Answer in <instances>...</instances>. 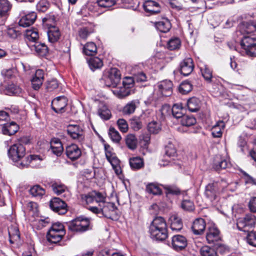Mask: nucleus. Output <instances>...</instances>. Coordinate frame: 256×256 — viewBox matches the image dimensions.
Here are the masks:
<instances>
[{
	"mask_svg": "<svg viewBox=\"0 0 256 256\" xmlns=\"http://www.w3.org/2000/svg\"><path fill=\"white\" fill-rule=\"evenodd\" d=\"M240 46L246 56L256 57V35L244 36L240 40Z\"/></svg>",
	"mask_w": 256,
	"mask_h": 256,
	"instance_id": "obj_1",
	"label": "nucleus"
},
{
	"mask_svg": "<svg viewBox=\"0 0 256 256\" xmlns=\"http://www.w3.org/2000/svg\"><path fill=\"white\" fill-rule=\"evenodd\" d=\"M206 237L209 244H212L217 248L224 247V244L220 242L222 240L220 232L214 224L208 226Z\"/></svg>",
	"mask_w": 256,
	"mask_h": 256,
	"instance_id": "obj_2",
	"label": "nucleus"
},
{
	"mask_svg": "<svg viewBox=\"0 0 256 256\" xmlns=\"http://www.w3.org/2000/svg\"><path fill=\"white\" fill-rule=\"evenodd\" d=\"M256 223V216L252 214H246L243 218L237 220L236 226L238 230L244 232H249Z\"/></svg>",
	"mask_w": 256,
	"mask_h": 256,
	"instance_id": "obj_3",
	"label": "nucleus"
},
{
	"mask_svg": "<svg viewBox=\"0 0 256 256\" xmlns=\"http://www.w3.org/2000/svg\"><path fill=\"white\" fill-rule=\"evenodd\" d=\"M26 154V148L20 144L16 143L12 145L8 150V155L14 162H17V166L19 167V164L22 162Z\"/></svg>",
	"mask_w": 256,
	"mask_h": 256,
	"instance_id": "obj_4",
	"label": "nucleus"
},
{
	"mask_svg": "<svg viewBox=\"0 0 256 256\" xmlns=\"http://www.w3.org/2000/svg\"><path fill=\"white\" fill-rule=\"evenodd\" d=\"M68 229L73 232H84L87 230L90 226V221L87 218H76L66 222Z\"/></svg>",
	"mask_w": 256,
	"mask_h": 256,
	"instance_id": "obj_5",
	"label": "nucleus"
},
{
	"mask_svg": "<svg viewBox=\"0 0 256 256\" xmlns=\"http://www.w3.org/2000/svg\"><path fill=\"white\" fill-rule=\"evenodd\" d=\"M120 72L116 68H111L108 74L104 77V84L108 87H116L120 82Z\"/></svg>",
	"mask_w": 256,
	"mask_h": 256,
	"instance_id": "obj_6",
	"label": "nucleus"
},
{
	"mask_svg": "<svg viewBox=\"0 0 256 256\" xmlns=\"http://www.w3.org/2000/svg\"><path fill=\"white\" fill-rule=\"evenodd\" d=\"M80 196L82 202L86 204H91L94 201L98 203L104 202L106 199L105 194L96 190L92 191L86 194H82Z\"/></svg>",
	"mask_w": 256,
	"mask_h": 256,
	"instance_id": "obj_7",
	"label": "nucleus"
},
{
	"mask_svg": "<svg viewBox=\"0 0 256 256\" xmlns=\"http://www.w3.org/2000/svg\"><path fill=\"white\" fill-rule=\"evenodd\" d=\"M161 187H162L163 190H161V195L164 194L165 196L170 204L172 203L174 196H179L181 194H184L182 192L178 186L174 184H162Z\"/></svg>",
	"mask_w": 256,
	"mask_h": 256,
	"instance_id": "obj_8",
	"label": "nucleus"
},
{
	"mask_svg": "<svg viewBox=\"0 0 256 256\" xmlns=\"http://www.w3.org/2000/svg\"><path fill=\"white\" fill-rule=\"evenodd\" d=\"M67 132L68 135L74 140L79 142H82L84 140L83 130L78 125L70 124L67 127Z\"/></svg>",
	"mask_w": 256,
	"mask_h": 256,
	"instance_id": "obj_9",
	"label": "nucleus"
},
{
	"mask_svg": "<svg viewBox=\"0 0 256 256\" xmlns=\"http://www.w3.org/2000/svg\"><path fill=\"white\" fill-rule=\"evenodd\" d=\"M50 206L54 212L59 214H64L68 210V206L64 200L58 198H52L50 202Z\"/></svg>",
	"mask_w": 256,
	"mask_h": 256,
	"instance_id": "obj_10",
	"label": "nucleus"
},
{
	"mask_svg": "<svg viewBox=\"0 0 256 256\" xmlns=\"http://www.w3.org/2000/svg\"><path fill=\"white\" fill-rule=\"evenodd\" d=\"M42 159L38 155H30L25 158L19 164V168H23L30 166L32 168H39L41 164Z\"/></svg>",
	"mask_w": 256,
	"mask_h": 256,
	"instance_id": "obj_11",
	"label": "nucleus"
},
{
	"mask_svg": "<svg viewBox=\"0 0 256 256\" xmlns=\"http://www.w3.org/2000/svg\"><path fill=\"white\" fill-rule=\"evenodd\" d=\"M165 155L164 156V160H162V164L161 163V166H167L172 165V162L171 161V157L175 156L176 155V150L174 145L172 142H169L164 148Z\"/></svg>",
	"mask_w": 256,
	"mask_h": 256,
	"instance_id": "obj_12",
	"label": "nucleus"
},
{
	"mask_svg": "<svg viewBox=\"0 0 256 256\" xmlns=\"http://www.w3.org/2000/svg\"><path fill=\"white\" fill-rule=\"evenodd\" d=\"M100 203L102 204V214L108 218L113 219L117 210L114 204L106 202H100Z\"/></svg>",
	"mask_w": 256,
	"mask_h": 256,
	"instance_id": "obj_13",
	"label": "nucleus"
},
{
	"mask_svg": "<svg viewBox=\"0 0 256 256\" xmlns=\"http://www.w3.org/2000/svg\"><path fill=\"white\" fill-rule=\"evenodd\" d=\"M171 244L174 250L177 251L182 250L186 247L188 240L185 236L176 234L172 236Z\"/></svg>",
	"mask_w": 256,
	"mask_h": 256,
	"instance_id": "obj_14",
	"label": "nucleus"
},
{
	"mask_svg": "<svg viewBox=\"0 0 256 256\" xmlns=\"http://www.w3.org/2000/svg\"><path fill=\"white\" fill-rule=\"evenodd\" d=\"M194 68V64L192 58H184L180 64L179 72L184 76L190 74Z\"/></svg>",
	"mask_w": 256,
	"mask_h": 256,
	"instance_id": "obj_15",
	"label": "nucleus"
},
{
	"mask_svg": "<svg viewBox=\"0 0 256 256\" xmlns=\"http://www.w3.org/2000/svg\"><path fill=\"white\" fill-rule=\"evenodd\" d=\"M206 228V222L204 219L196 218L193 222L191 228L195 235L200 236L204 234Z\"/></svg>",
	"mask_w": 256,
	"mask_h": 256,
	"instance_id": "obj_16",
	"label": "nucleus"
},
{
	"mask_svg": "<svg viewBox=\"0 0 256 256\" xmlns=\"http://www.w3.org/2000/svg\"><path fill=\"white\" fill-rule=\"evenodd\" d=\"M68 100L64 96H58L52 102V108L56 113L63 112L67 106Z\"/></svg>",
	"mask_w": 256,
	"mask_h": 256,
	"instance_id": "obj_17",
	"label": "nucleus"
},
{
	"mask_svg": "<svg viewBox=\"0 0 256 256\" xmlns=\"http://www.w3.org/2000/svg\"><path fill=\"white\" fill-rule=\"evenodd\" d=\"M160 217L156 216L150 226L149 232L150 237L154 240L159 241L160 240Z\"/></svg>",
	"mask_w": 256,
	"mask_h": 256,
	"instance_id": "obj_18",
	"label": "nucleus"
},
{
	"mask_svg": "<svg viewBox=\"0 0 256 256\" xmlns=\"http://www.w3.org/2000/svg\"><path fill=\"white\" fill-rule=\"evenodd\" d=\"M219 188L217 182L208 184L205 188L204 195L211 201L216 199Z\"/></svg>",
	"mask_w": 256,
	"mask_h": 256,
	"instance_id": "obj_19",
	"label": "nucleus"
},
{
	"mask_svg": "<svg viewBox=\"0 0 256 256\" xmlns=\"http://www.w3.org/2000/svg\"><path fill=\"white\" fill-rule=\"evenodd\" d=\"M52 190L54 194L57 195H61L63 194L64 198H69L70 196V192L64 184L60 182H53L51 184Z\"/></svg>",
	"mask_w": 256,
	"mask_h": 256,
	"instance_id": "obj_20",
	"label": "nucleus"
},
{
	"mask_svg": "<svg viewBox=\"0 0 256 256\" xmlns=\"http://www.w3.org/2000/svg\"><path fill=\"white\" fill-rule=\"evenodd\" d=\"M66 156L71 160L78 159L82 154L80 149L75 144H72L66 148Z\"/></svg>",
	"mask_w": 256,
	"mask_h": 256,
	"instance_id": "obj_21",
	"label": "nucleus"
},
{
	"mask_svg": "<svg viewBox=\"0 0 256 256\" xmlns=\"http://www.w3.org/2000/svg\"><path fill=\"white\" fill-rule=\"evenodd\" d=\"M37 18L36 12H32L22 16L18 22L20 26L28 27L32 25Z\"/></svg>",
	"mask_w": 256,
	"mask_h": 256,
	"instance_id": "obj_22",
	"label": "nucleus"
},
{
	"mask_svg": "<svg viewBox=\"0 0 256 256\" xmlns=\"http://www.w3.org/2000/svg\"><path fill=\"white\" fill-rule=\"evenodd\" d=\"M8 233L10 243H18L20 242V233L16 224L8 228Z\"/></svg>",
	"mask_w": 256,
	"mask_h": 256,
	"instance_id": "obj_23",
	"label": "nucleus"
},
{
	"mask_svg": "<svg viewBox=\"0 0 256 256\" xmlns=\"http://www.w3.org/2000/svg\"><path fill=\"white\" fill-rule=\"evenodd\" d=\"M230 163L224 158L221 156H218L214 160L212 168L216 171L219 172L222 170H225L230 167Z\"/></svg>",
	"mask_w": 256,
	"mask_h": 256,
	"instance_id": "obj_24",
	"label": "nucleus"
},
{
	"mask_svg": "<svg viewBox=\"0 0 256 256\" xmlns=\"http://www.w3.org/2000/svg\"><path fill=\"white\" fill-rule=\"evenodd\" d=\"M173 84L168 80L161 81V96H170L172 94Z\"/></svg>",
	"mask_w": 256,
	"mask_h": 256,
	"instance_id": "obj_25",
	"label": "nucleus"
},
{
	"mask_svg": "<svg viewBox=\"0 0 256 256\" xmlns=\"http://www.w3.org/2000/svg\"><path fill=\"white\" fill-rule=\"evenodd\" d=\"M143 6L145 11L150 12V14H158L160 12L159 4L151 0L146 1L143 4Z\"/></svg>",
	"mask_w": 256,
	"mask_h": 256,
	"instance_id": "obj_26",
	"label": "nucleus"
},
{
	"mask_svg": "<svg viewBox=\"0 0 256 256\" xmlns=\"http://www.w3.org/2000/svg\"><path fill=\"white\" fill-rule=\"evenodd\" d=\"M19 129L18 125L14 122L4 124L2 127V134L12 136L16 134Z\"/></svg>",
	"mask_w": 256,
	"mask_h": 256,
	"instance_id": "obj_27",
	"label": "nucleus"
},
{
	"mask_svg": "<svg viewBox=\"0 0 256 256\" xmlns=\"http://www.w3.org/2000/svg\"><path fill=\"white\" fill-rule=\"evenodd\" d=\"M50 149L52 152L56 156H60L63 150V146L60 140L58 138H54L51 140Z\"/></svg>",
	"mask_w": 256,
	"mask_h": 256,
	"instance_id": "obj_28",
	"label": "nucleus"
},
{
	"mask_svg": "<svg viewBox=\"0 0 256 256\" xmlns=\"http://www.w3.org/2000/svg\"><path fill=\"white\" fill-rule=\"evenodd\" d=\"M170 222V228L172 230L178 232L183 228L182 218L177 214H173L169 218Z\"/></svg>",
	"mask_w": 256,
	"mask_h": 256,
	"instance_id": "obj_29",
	"label": "nucleus"
},
{
	"mask_svg": "<svg viewBox=\"0 0 256 256\" xmlns=\"http://www.w3.org/2000/svg\"><path fill=\"white\" fill-rule=\"evenodd\" d=\"M201 104V101L196 97L190 98L187 101L188 108L190 112H198L200 110Z\"/></svg>",
	"mask_w": 256,
	"mask_h": 256,
	"instance_id": "obj_30",
	"label": "nucleus"
},
{
	"mask_svg": "<svg viewBox=\"0 0 256 256\" xmlns=\"http://www.w3.org/2000/svg\"><path fill=\"white\" fill-rule=\"evenodd\" d=\"M240 26L242 30L247 34H250L256 31V20L244 21L241 23Z\"/></svg>",
	"mask_w": 256,
	"mask_h": 256,
	"instance_id": "obj_31",
	"label": "nucleus"
},
{
	"mask_svg": "<svg viewBox=\"0 0 256 256\" xmlns=\"http://www.w3.org/2000/svg\"><path fill=\"white\" fill-rule=\"evenodd\" d=\"M200 72L202 77L205 81L208 84H211L213 82V70L208 65H204L200 68Z\"/></svg>",
	"mask_w": 256,
	"mask_h": 256,
	"instance_id": "obj_32",
	"label": "nucleus"
},
{
	"mask_svg": "<svg viewBox=\"0 0 256 256\" xmlns=\"http://www.w3.org/2000/svg\"><path fill=\"white\" fill-rule=\"evenodd\" d=\"M47 34L48 40L51 42H57L60 36V30L56 26L48 27Z\"/></svg>",
	"mask_w": 256,
	"mask_h": 256,
	"instance_id": "obj_33",
	"label": "nucleus"
},
{
	"mask_svg": "<svg viewBox=\"0 0 256 256\" xmlns=\"http://www.w3.org/2000/svg\"><path fill=\"white\" fill-rule=\"evenodd\" d=\"M138 104L139 102L136 100H133L128 102L122 109L123 114L130 116L134 114Z\"/></svg>",
	"mask_w": 256,
	"mask_h": 256,
	"instance_id": "obj_34",
	"label": "nucleus"
},
{
	"mask_svg": "<svg viewBox=\"0 0 256 256\" xmlns=\"http://www.w3.org/2000/svg\"><path fill=\"white\" fill-rule=\"evenodd\" d=\"M225 123L223 120L218 121L212 128V134L214 138H221L222 130L225 128Z\"/></svg>",
	"mask_w": 256,
	"mask_h": 256,
	"instance_id": "obj_35",
	"label": "nucleus"
},
{
	"mask_svg": "<svg viewBox=\"0 0 256 256\" xmlns=\"http://www.w3.org/2000/svg\"><path fill=\"white\" fill-rule=\"evenodd\" d=\"M32 50H35L40 56H44L48 52L47 46L44 43L36 42L34 44L30 45Z\"/></svg>",
	"mask_w": 256,
	"mask_h": 256,
	"instance_id": "obj_36",
	"label": "nucleus"
},
{
	"mask_svg": "<svg viewBox=\"0 0 256 256\" xmlns=\"http://www.w3.org/2000/svg\"><path fill=\"white\" fill-rule=\"evenodd\" d=\"M129 163L130 168L133 170H138L144 166V159L139 156L130 158Z\"/></svg>",
	"mask_w": 256,
	"mask_h": 256,
	"instance_id": "obj_37",
	"label": "nucleus"
},
{
	"mask_svg": "<svg viewBox=\"0 0 256 256\" xmlns=\"http://www.w3.org/2000/svg\"><path fill=\"white\" fill-rule=\"evenodd\" d=\"M21 92V88L13 83L8 84L4 90V94L9 96L19 94Z\"/></svg>",
	"mask_w": 256,
	"mask_h": 256,
	"instance_id": "obj_38",
	"label": "nucleus"
},
{
	"mask_svg": "<svg viewBox=\"0 0 256 256\" xmlns=\"http://www.w3.org/2000/svg\"><path fill=\"white\" fill-rule=\"evenodd\" d=\"M64 236L57 231L49 230L47 234V239L49 242L56 244L61 240Z\"/></svg>",
	"mask_w": 256,
	"mask_h": 256,
	"instance_id": "obj_39",
	"label": "nucleus"
},
{
	"mask_svg": "<svg viewBox=\"0 0 256 256\" xmlns=\"http://www.w3.org/2000/svg\"><path fill=\"white\" fill-rule=\"evenodd\" d=\"M180 119L181 124L186 127L194 126L196 122V118L193 116L184 114Z\"/></svg>",
	"mask_w": 256,
	"mask_h": 256,
	"instance_id": "obj_40",
	"label": "nucleus"
},
{
	"mask_svg": "<svg viewBox=\"0 0 256 256\" xmlns=\"http://www.w3.org/2000/svg\"><path fill=\"white\" fill-rule=\"evenodd\" d=\"M24 36L26 42H36L38 38V32L36 29L26 30Z\"/></svg>",
	"mask_w": 256,
	"mask_h": 256,
	"instance_id": "obj_41",
	"label": "nucleus"
},
{
	"mask_svg": "<svg viewBox=\"0 0 256 256\" xmlns=\"http://www.w3.org/2000/svg\"><path fill=\"white\" fill-rule=\"evenodd\" d=\"M12 4L8 0H0V16H6L12 8Z\"/></svg>",
	"mask_w": 256,
	"mask_h": 256,
	"instance_id": "obj_42",
	"label": "nucleus"
},
{
	"mask_svg": "<svg viewBox=\"0 0 256 256\" xmlns=\"http://www.w3.org/2000/svg\"><path fill=\"white\" fill-rule=\"evenodd\" d=\"M97 52V47L93 42H87L83 47V52L88 56H92Z\"/></svg>",
	"mask_w": 256,
	"mask_h": 256,
	"instance_id": "obj_43",
	"label": "nucleus"
},
{
	"mask_svg": "<svg viewBox=\"0 0 256 256\" xmlns=\"http://www.w3.org/2000/svg\"><path fill=\"white\" fill-rule=\"evenodd\" d=\"M192 84L188 80L183 81L179 86L178 90L182 94H186L192 90Z\"/></svg>",
	"mask_w": 256,
	"mask_h": 256,
	"instance_id": "obj_44",
	"label": "nucleus"
},
{
	"mask_svg": "<svg viewBox=\"0 0 256 256\" xmlns=\"http://www.w3.org/2000/svg\"><path fill=\"white\" fill-rule=\"evenodd\" d=\"M88 64L90 68L93 71L101 68L103 66L102 60L98 57L90 58L88 61Z\"/></svg>",
	"mask_w": 256,
	"mask_h": 256,
	"instance_id": "obj_45",
	"label": "nucleus"
},
{
	"mask_svg": "<svg viewBox=\"0 0 256 256\" xmlns=\"http://www.w3.org/2000/svg\"><path fill=\"white\" fill-rule=\"evenodd\" d=\"M30 193L34 197L42 198L45 194V190L39 185H35L29 190Z\"/></svg>",
	"mask_w": 256,
	"mask_h": 256,
	"instance_id": "obj_46",
	"label": "nucleus"
},
{
	"mask_svg": "<svg viewBox=\"0 0 256 256\" xmlns=\"http://www.w3.org/2000/svg\"><path fill=\"white\" fill-rule=\"evenodd\" d=\"M181 46V41L178 38H170L166 44L167 48L170 50L179 49Z\"/></svg>",
	"mask_w": 256,
	"mask_h": 256,
	"instance_id": "obj_47",
	"label": "nucleus"
},
{
	"mask_svg": "<svg viewBox=\"0 0 256 256\" xmlns=\"http://www.w3.org/2000/svg\"><path fill=\"white\" fill-rule=\"evenodd\" d=\"M184 110L182 104H174L172 108V115L176 118H180L184 115Z\"/></svg>",
	"mask_w": 256,
	"mask_h": 256,
	"instance_id": "obj_48",
	"label": "nucleus"
},
{
	"mask_svg": "<svg viewBox=\"0 0 256 256\" xmlns=\"http://www.w3.org/2000/svg\"><path fill=\"white\" fill-rule=\"evenodd\" d=\"M146 192L150 194L158 195L160 194L159 184L156 182L148 183L146 186Z\"/></svg>",
	"mask_w": 256,
	"mask_h": 256,
	"instance_id": "obj_49",
	"label": "nucleus"
},
{
	"mask_svg": "<svg viewBox=\"0 0 256 256\" xmlns=\"http://www.w3.org/2000/svg\"><path fill=\"white\" fill-rule=\"evenodd\" d=\"M200 253L202 256H218L215 249L208 246H202L200 250Z\"/></svg>",
	"mask_w": 256,
	"mask_h": 256,
	"instance_id": "obj_50",
	"label": "nucleus"
},
{
	"mask_svg": "<svg viewBox=\"0 0 256 256\" xmlns=\"http://www.w3.org/2000/svg\"><path fill=\"white\" fill-rule=\"evenodd\" d=\"M126 142L128 147L131 150H134L136 148L137 139L134 134H128L126 138Z\"/></svg>",
	"mask_w": 256,
	"mask_h": 256,
	"instance_id": "obj_51",
	"label": "nucleus"
},
{
	"mask_svg": "<svg viewBox=\"0 0 256 256\" xmlns=\"http://www.w3.org/2000/svg\"><path fill=\"white\" fill-rule=\"evenodd\" d=\"M105 148L106 149V146H105ZM106 156L108 160L112 166H116L120 163V160L116 154L107 150H106Z\"/></svg>",
	"mask_w": 256,
	"mask_h": 256,
	"instance_id": "obj_52",
	"label": "nucleus"
},
{
	"mask_svg": "<svg viewBox=\"0 0 256 256\" xmlns=\"http://www.w3.org/2000/svg\"><path fill=\"white\" fill-rule=\"evenodd\" d=\"M114 93L116 94L118 98H122L129 96L130 94V88L123 86L118 90H115Z\"/></svg>",
	"mask_w": 256,
	"mask_h": 256,
	"instance_id": "obj_53",
	"label": "nucleus"
},
{
	"mask_svg": "<svg viewBox=\"0 0 256 256\" xmlns=\"http://www.w3.org/2000/svg\"><path fill=\"white\" fill-rule=\"evenodd\" d=\"M181 208L184 210L192 212L194 210L195 206L194 202L189 200H183L181 202Z\"/></svg>",
	"mask_w": 256,
	"mask_h": 256,
	"instance_id": "obj_54",
	"label": "nucleus"
},
{
	"mask_svg": "<svg viewBox=\"0 0 256 256\" xmlns=\"http://www.w3.org/2000/svg\"><path fill=\"white\" fill-rule=\"evenodd\" d=\"M172 28V24L167 18H161V33H167Z\"/></svg>",
	"mask_w": 256,
	"mask_h": 256,
	"instance_id": "obj_55",
	"label": "nucleus"
},
{
	"mask_svg": "<svg viewBox=\"0 0 256 256\" xmlns=\"http://www.w3.org/2000/svg\"><path fill=\"white\" fill-rule=\"evenodd\" d=\"M130 126L134 130L137 131L142 128V122L140 118L134 117L130 120Z\"/></svg>",
	"mask_w": 256,
	"mask_h": 256,
	"instance_id": "obj_56",
	"label": "nucleus"
},
{
	"mask_svg": "<svg viewBox=\"0 0 256 256\" xmlns=\"http://www.w3.org/2000/svg\"><path fill=\"white\" fill-rule=\"evenodd\" d=\"M108 134L111 140L116 143L119 142L122 138L118 131H117L114 128L111 127L110 128Z\"/></svg>",
	"mask_w": 256,
	"mask_h": 256,
	"instance_id": "obj_57",
	"label": "nucleus"
},
{
	"mask_svg": "<svg viewBox=\"0 0 256 256\" xmlns=\"http://www.w3.org/2000/svg\"><path fill=\"white\" fill-rule=\"evenodd\" d=\"M98 114L104 120H109L111 116L110 110L106 106H103L100 108L98 110Z\"/></svg>",
	"mask_w": 256,
	"mask_h": 256,
	"instance_id": "obj_58",
	"label": "nucleus"
},
{
	"mask_svg": "<svg viewBox=\"0 0 256 256\" xmlns=\"http://www.w3.org/2000/svg\"><path fill=\"white\" fill-rule=\"evenodd\" d=\"M50 4L47 0H40L36 6V10L40 12H45L49 8Z\"/></svg>",
	"mask_w": 256,
	"mask_h": 256,
	"instance_id": "obj_59",
	"label": "nucleus"
},
{
	"mask_svg": "<svg viewBox=\"0 0 256 256\" xmlns=\"http://www.w3.org/2000/svg\"><path fill=\"white\" fill-rule=\"evenodd\" d=\"M98 6L102 8H109L116 4L115 0H97Z\"/></svg>",
	"mask_w": 256,
	"mask_h": 256,
	"instance_id": "obj_60",
	"label": "nucleus"
},
{
	"mask_svg": "<svg viewBox=\"0 0 256 256\" xmlns=\"http://www.w3.org/2000/svg\"><path fill=\"white\" fill-rule=\"evenodd\" d=\"M148 130L150 133L154 134H158L160 130V124L156 122L152 121L148 123Z\"/></svg>",
	"mask_w": 256,
	"mask_h": 256,
	"instance_id": "obj_61",
	"label": "nucleus"
},
{
	"mask_svg": "<svg viewBox=\"0 0 256 256\" xmlns=\"http://www.w3.org/2000/svg\"><path fill=\"white\" fill-rule=\"evenodd\" d=\"M246 238V242L250 246L256 247V232H248Z\"/></svg>",
	"mask_w": 256,
	"mask_h": 256,
	"instance_id": "obj_62",
	"label": "nucleus"
},
{
	"mask_svg": "<svg viewBox=\"0 0 256 256\" xmlns=\"http://www.w3.org/2000/svg\"><path fill=\"white\" fill-rule=\"evenodd\" d=\"M56 21V18L54 15L47 16L43 18L44 24L48 27L55 26L54 24Z\"/></svg>",
	"mask_w": 256,
	"mask_h": 256,
	"instance_id": "obj_63",
	"label": "nucleus"
},
{
	"mask_svg": "<svg viewBox=\"0 0 256 256\" xmlns=\"http://www.w3.org/2000/svg\"><path fill=\"white\" fill-rule=\"evenodd\" d=\"M58 86V83L56 79H52L46 82V88L48 91H52L57 88Z\"/></svg>",
	"mask_w": 256,
	"mask_h": 256,
	"instance_id": "obj_64",
	"label": "nucleus"
}]
</instances>
